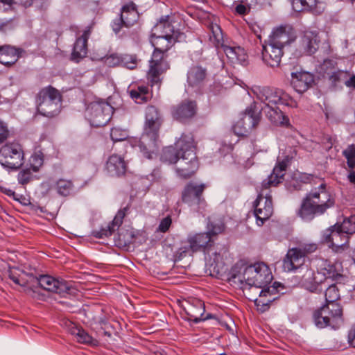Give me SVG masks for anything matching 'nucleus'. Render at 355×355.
I'll return each instance as SVG.
<instances>
[{
  "label": "nucleus",
  "mask_w": 355,
  "mask_h": 355,
  "mask_svg": "<svg viewBox=\"0 0 355 355\" xmlns=\"http://www.w3.org/2000/svg\"><path fill=\"white\" fill-rule=\"evenodd\" d=\"M127 137V134L124 130L118 128H113L110 131V137L113 141H119L124 140Z\"/></svg>",
  "instance_id": "603ef678"
},
{
  "label": "nucleus",
  "mask_w": 355,
  "mask_h": 355,
  "mask_svg": "<svg viewBox=\"0 0 355 355\" xmlns=\"http://www.w3.org/2000/svg\"><path fill=\"white\" fill-rule=\"evenodd\" d=\"M157 35H163L165 37H175V39L181 40L183 33L177 28V21L173 16L162 17L152 29Z\"/></svg>",
  "instance_id": "412c9836"
},
{
  "label": "nucleus",
  "mask_w": 355,
  "mask_h": 355,
  "mask_svg": "<svg viewBox=\"0 0 355 355\" xmlns=\"http://www.w3.org/2000/svg\"><path fill=\"white\" fill-rule=\"evenodd\" d=\"M162 123L158 110L153 105L148 106L146 110L145 123Z\"/></svg>",
  "instance_id": "a18cd8bd"
},
{
  "label": "nucleus",
  "mask_w": 355,
  "mask_h": 355,
  "mask_svg": "<svg viewBox=\"0 0 355 355\" xmlns=\"http://www.w3.org/2000/svg\"><path fill=\"white\" fill-rule=\"evenodd\" d=\"M261 120V112L256 105L251 104L248 106L242 117L236 121V128H239V125H246V128L244 132H252V131L257 128Z\"/></svg>",
  "instance_id": "a878e982"
},
{
  "label": "nucleus",
  "mask_w": 355,
  "mask_h": 355,
  "mask_svg": "<svg viewBox=\"0 0 355 355\" xmlns=\"http://www.w3.org/2000/svg\"><path fill=\"white\" fill-rule=\"evenodd\" d=\"M44 157L41 150L35 151L29 159V167H26L20 172L21 178H29L33 172H38L44 164Z\"/></svg>",
  "instance_id": "c9c22d12"
},
{
  "label": "nucleus",
  "mask_w": 355,
  "mask_h": 355,
  "mask_svg": "<svg viewBox=\"0 0 355 355\" xmlns=\"http://www.w3.org/2000/svg\"><path fill=\"white\" fill-rule=\"evenodd\" d=\"M293 40V28L280 26L275 28L267 42L262 45V60L271 67H279L284 55V49Z\"/></svg>",
  "instance_id": "20e7f679"
},
{
  "label": "nucleus",
  "mask_w": 355,
  "mask_h": 355,
  "mask_svg": "<svg viewBox=\"0 0 355 355\" xmlns=\"http://www.w3.org/2000/svg\"><path fill=\"white\" fill-rule=\"evenodd\" d=\"M92 31V26H87L80 35L77 36L73 45L71 53V60L75 62H79L85 58L88 53V39Z\"/></svg>",
  "instance_id": "b1692460"
},
{
  "label": "nucleus",
  "mask_w": 355,
  "mask_h": 355,
  "mask_svg": "<svg viewBox=\"0 0 355 355\" xmlns=\"http://www.w3.org/2000/svg\"><path fill=\"white\" fill-rule=\"evenodd\" d=\"M106 175L111 178L128 176L131 175L128 168V163L124 157L117 154L111 155L105 165Z\"/></svg>",
  "instance_id": "4be33fe9"
},
{
  "label": "nucleus",
  "mask_w": 355,
  "mask_h": 355,
  "mask_svg": "<svg viewBox=\"0 0 355 355\" xmlns=\"http://www.w3.org/2000/svg\"><path fill=\"white\" fill-rule=\"evenodd\" d=\"M207 75L205 67L198 64L193 65L187 72V83L192 87L200 88L205 83Z\"/></svg>",
  "instance_id": "2f4dec72"
},
{
  "label": "nucleus",
  "mask_w": 355,
  "mask_h": 355,
  "mask_svg": "<svg viewBox=\"0 0 355 355\" xmlns=\"http://www.w3.org/2000/svg\"><path fill=\"white\" fill-rule=\"evenodd\" d=\"M30 179H19L17 184H9V187L3 185L2 181H0V191L8 196L12 197L15 200L19 201L14 190L17 189L18 185H24L29 182Z\"/></svg>",
  "instance_id": "a19ab883"
},
{
  "label": "nucleus",
  "mask_w": 355,
  "mask_h": 355,
  "mask_svg": "<svg viewBox=\"0 0 355 355\" xmlns=\"http://www.w3.org/2000/svg\"><path fill=\"white\" fill-rule=\"evenodd\" d=\"M320 68L322 77L334 88L340 86L349 75V71L338 69L337 62L332 59L324 60Z\"/></svg>",
  "instance_id": "dca6fc26"
},
{
  "label": "nucleus",
  "mask_w": 355,
  "mask_h": 355,
  "mask_svg": "<svg viewBox=\"0 0 355 355\" xmlns=\"http://www.w3.org/2000/svg\"><path fill=\"white\" fill-rule=\"evenodd\" d=\"M211 31L209 40L216 48H221L229 61L232 64L245 65L248 63V55L243 48L239 46L229 45L223 42V34L220 27L216 24H211L209 26Z\"/></svg>",
  "instance_id": "6e6552de"
},
{
  "label": "nucleus",
  "mask_w": 355,
  "mask_h": 355,
  "mask_svg": "<svg viewBox=\"0 0 355 355\" xmlns=\"http://www.w3.org/2000/svg\"><path fill=\"white\" fill-rule=\"evenodd\" d=\"M9 135V130L6 123L0 121V144H2Z\"/></svg>",
  "instance_id": "6e6d98bb"
},
{
  "label": "nucleus",
  "mask_w": 355,
  "mask_h": 355,
  "mask_svg": "<svg viewBox=\"0 0 355 355\" xmlns=\"http://www.w3.org/2000/svg\"><path fill=\"white\" fill-rule=\"evenodd\" d=\"M324 277L311 268H307L302 276L300 284L302 287L311 293H318L322 291Z\"/></svg>",
  "instance_id": "393cba45"
},
{
  "label": "nucleus",
  "mask_w": 355,
  "mask_h": 355,
  "mask_svg": "<svg viewBox=\"0 0 355 355\" xmlns=\"http://www.w3.org/2000/svg\"><path fill=\"white\" fill-rule=\"evenodd\" d=\"M132 238L133 235L132 232L126 230L125 234L121 232L119 234V244L126 245L132 241Z\"/></svg>",
  "instance_id": "864d4df0"
},
{
  "label": "nucleus",
  "mask_w": 355,
  "mask_h": 355,
  "mask_svg": "<svg viewBox=\"0 0 355 355\" xmlns=\"http://www.w3.org/2000/svg\"><path fill=\"white\" fill-rule=\"evenodd\" d=\"M250 11V6H245L242 3L237 4L235 7V12L240 15H244Z\"/></svg>",
  "instance_id": "13d9d810"
},
{
  "label": "nucleus",
  "mask_w": 355,
  "mask_h": 355,
  "mask_svg": "<svg viewBox=\"0 0 355 355\" xmlns=\"http://www.w3.org/2000/svg\"><path fill=\"white\" fill-rule=\"evenodd\" d=\"M343 155L347 159V164L349 168H354L355 167V145H349L343 151Z\"/></svg>",
  "instance_id": "09e8293b"
},
{
  "label": "nucleus",
  "mask_w": 355,
  "mask_h": 355,
  "mask_svg": "<svg viewBox=\"0 0 355 355\" xmlns=\"http://www.w3.org/2000/svg\"><path fill=\"white\" fill-rule=\"evenodd\" d=\"M162 123H145L143 134L137 141L140 151L148 159L152 158V154L157 150V141Z\"/></svg>",
  "instance_id": "f8f14e48"
},
{
  "label": "nucleus",
  "mask_w": 355,
  "mask_h": 355,
  "mask_svg": "<svg viewBox=\"0 0 355 355\" xmlns=\"http://www.w3.org/2000/svg\"><path fill=\"white\" fill-rule=\"evenodd\" d=\"M318 245L315 243H303L297 247L288 249L283 259L282 267L284 271L295 272L302 267L306 257L315 252Z\"/></svg>",
  "instance_id": "9b49d317"
},
{
  "label": "nucleus",
  "mask_w": 355,
  "mask_h": 355,
  "mask_svg": "<svg viewBox=\"0 0 355 355\" xmlns=\"http://www.w3.org/2000/svg\"><path fill=\"white\" fill-rule=\"evenodd\" d=\"M183 243L186 245L181 246L176 252L175 256L178 259H182L189 253L193 254L198 252H203L210 255L214 240L207 232L191 233Z\"/></svg>",
  "instance_id": "9d476101"
},
{
  "label": "nucleus",
  "mask_w": 355,
  "mask_h": 355,
  "mask_svg": "<svg viewBox=\"0 0 355 355\" xmlns=\"http://www.w3.org/2000/svg\"><path fill=\"white\" fill-rule=\"evenodd\" d=\"M121 54H118V53L110 54L104 58V63L110 67H114L116 66H120V64L121 63Z\"/></svg>",
  "instance_id": "8fccbe9b"
},
{
  "label": "nucleus",
  "mask_w": 355,
  "mask_h": 355,
  "mask_svg": "<svg viewBox=\"0 0 355 355\" xmlns=\"http://www.w3.org/2000/svg\"><path fill=\"white\" fill-rule=\"evenodd\" d=\"M56 188L59 194L67 196L73 191V184L68 179H58L56 182Z\"/></svg>",
  "instance_id": "c03bdc74"
},
{
  "label": "nucleus",
  "mask_w": 355,
  "mask_h": 355,
  "mask_svg": "<svg viewBox=\"0 0 355 355\" xmlns=\"http://www.w3.org/2000/svg\"><path fill=\"white\" fill-rule=\"evenodd\" d=\"M205 189V184H194L189 183L184 187L182 193V200L189 206L197 205L198 206L205 207L206 202L202 197L203 191Z\"/></svg>",
  "instance_id": "5701e85b"
},
{
  "label": "nucleus",
  "mask_w": 355,
  "mask_h": 355,
  "mask_svg": "<svg viewBox=\"0 0 355 355\" xmlns=\"http://www.w3.org/2000/svg\"><path fill=\"white\" fill-rule=\"evenodd\" d=\"M180 40L175 39V37H165L151 32L150 42L155 49L149 61L147 78L152 87L157 85L158 88L160 87V76L169 69V64L166 60V53Z\"/></svg>",
  "instance_id": "f03ea898"
},
{
  "label": "nucleus",
  "mask_w": 355,
  "mask_h": 355,
  "mask_svg": "<svg viewBox=\"0 0 355 355\" xmlns=\"http://www.w3.org/2000/svg\"><path fill=\"white\" fill-rule=\"evenodd\" d=\"M225 227L223 216L212 215L208 218L206 232L214 239V236L224 232Z\"/></svg>",
  "instance_id": "e433bc0d"
},
{
  "label": "nucleus",
  "mask_w": 355,
  "mask_h": 355,
  "mask_svg": "<svg viewBox=\"0 0 355 355\" xmlns=\"http://www.w3.org/2000/svg\"><path fill=\"white\" fill-rule=\"evenodd\" d=\"M21 2L25 7H28L32 5L33 0H21Z\"/></svg>",
  "instance_id": "e2e57ef3"
},
{
  "label": "nucleus",
  "mask_w": 355,
  "mask_h": 355,
  "mask_svg": "<svg viewBox=\"0 0 355 355\" xmlns=\"http://www.w3.org/2000/svg\"><path fill=\"white\" fill-rule=\"evenodd\" d=\"M281 183L280 179L264 180L261 184V191L254 202V214L259 226L263 225L264 222L270 218L273 212L272 197L266 193L264 196V190L270 187H277Z\"/></svg>",
  "instance_id": "1a4fd4ad"
},
{
  "label": "nucleus",
  "mask_w": 355,
  "mask_h": 355,
  "mask_svg": "<svg viewBox=\"0 0 355 355\" xmlns=\"http://www.w3.org/2000/svg\"><path fill=\"white\" fill-rule=\"evenodd\" d=\"M349 184L353 186L354 187H355V179H349Z\"/></svg>",
  "instance_id": "774afa93"
},
{
  "label": "nucleus",
  "mask_w": 355,
  "mask_h": 355,
  "mask_svg": "<svg viewBox=\"0 0 355 355\" xmlns=\"http://www.w3.org/2000/svg\"><path fill=\"white\" fill-rule=\"evenodd\" d=\"M349 236H346L339 230L336 225L325 230L322 236V242L327 244L329 248L335 252L343 250L348 243Z\"/></svg>",
  "instance_id": "aec40b11"
},
{
  "label": "nucleus",
  "mask_w": 355,
  "mask_h": 355,
  "mask_svg": "<svg viewBox=\"0 0 355 355\" xmlns=\"http://www.w3.org/2000/svg\"><path fill=\"white\" fill-rule=\"evenodd\" d=\"M196 144L191 133H183L174 146L164 148L161 159L170 164L179 162L176 167L177 175L180 178H190L199 168L196 156Z\"/></svg>",
  "instance_id": "f257e3e1"
},
{
  "label": "nucleus",
  "mask_w": 355,
  "mask_h": 355,
  "mask_svg": "<svg viewBox=\"0 0 355 355\" xmlns=\"http://www.w3.org/2000/svg\"><path fill=\"white\" fill-rule=\"evenodd\" d=\"M348 342L352 347H355V327L349 332Z\"/></svg>",
  "instance_id": "052dcab7"
},
{
  "label": "nucleus",
  "mask_w": 355,
  "mask_h": 355,
  "mask_svg": "<svg viewBox=\"0 0 355 355\" xmlns=\"http://www.w3.org/2000/svg\"><path fill=\"white\" fill-rule=\"evenodd\" d=\"M172 220L170 216H168L164 218L161 221L158 226V231L165 233L168 230L170 226L171 225Z\"/></svg>",
  "instance_id": "5fc2aeb1"
},
{
  "label": "nucleus",
  "mask_w": 355,
  "mask_h": 355,
  "mask_svg": "<svg viewBox=\"0 0 355 355\" xmlns=\"http://www.w3.org/2000/svg\"><path fill=\"white\" fill-rule=\"evenodd\" d=\"M214 262H218V261L220 259H221V256L219 253H216V252H214Z\"/></svg>",
  "instance_id": "69168bd1"
},
{
  "label": "nucleus",
  "mask_w": 355,
  "mask_h": 355,
  "mask_svg": "<svg viewBox=\"0 0 355 355\" xmlns=\"http://www.w3.org/2000/svg\"><path fill=\"white\" fill-rule=\"evenodd\" d=\"M246 128H248V126L245 124H243V125H239V128H236V123L233 125L232 127V130L234 132L235 135H236L237 136L239 137H248L252 132H243L244 130H245Z\"/></svg>",
  "instance_id": "4d7b16f0"
},
{
  "label": "nucleus",
  "mask_w": 355,
  "mask_h": 355,
  "mask_svg": "<svg viewBox=\"0 0 355 355\" xmlns=\"http://www.w3.org/2000/svg\"><path fill=\"white\" fill-rule=\"evenodd\" d=\"M123 223V220L114 216L113 220L109 223L106 227L101 228V230H94L92 235L97 239H103L111 236L114 231L118 229Z\"/></svg>",
  "instance_id": "ea45409f"
},
{
  "label": "nucleus",
  "mask_w": 355,
  "mask_h": 355,
  "mask_svg": "<svg viewBox=\"0 0 355 355\" xmlns=\"http://www.w3.org/2000/svg\"><path fill=\"white\" fill-rule=\"evenodd\" d=\"M129 92L130 97L137 103H146L152 97V94L148 87L144 85H138L136 87L132 88Z\"/></svg>",
  "instance_id": "58836bf2"
},
{
  "label": "nucleus",
  "mask_w": 355,
  "mask_h": 355,
  "mask_svg": "<svg viewBox=\"0 0 355 355\" xmlns=\"http://www.w3.org/2000/svg\"><path fill=\"white\" fill-rule=\"evenodd\" d=\"M314 82L313 76L309 72H300L293 76L291 84L298 93L306 92Z\"/></svg>",
  "instance_id": "f704fd0d"
},
{
  "label": "nucleus",
  "mask_w": 355,
  "mask_h": 355,
  "mask_svg": "<svg viewBox=\"0 0 355 355\" xmlns=\"http://www.w3.org/2000/svg\"><path fill=\"white\" fill-rule=\"evenodd\" d=\"M37 112L48 118L58 116L61 111L62 95L60 92L49 85L40 90L36 97Z\"/></svg>",
  "instance_id": "0eeeda50"
},
{
  "label": "nucleus",
  "mask_w": 355,
  "mask_h": 355,
  "mask_svg": "<svg viewBox=\"0 0 355 355\" xmlns=\"http://www.w3.org/2000/svg\"><path fill=\"white\" fill-rule=\"evenodd\" d=\"M326 184L322 183L318 191H311L303 198L297 211L298 216L303 220L310 222L334 207V196L326 190Z\"/></svg>",
  "instance_id": "39448f33"
},
{
  "label": "nucleus",
  "mask_w": 355,
  "mask_h": 355,
  "mask_svg": "<svg viewBox=\"0 0 355 355\" xmlns=\"http://www.w3.org/2000/svg\"><path fill=\"white\" fill-rule=\"evenodd\" d=\"M69 331L76 338L77 342L80 343L96 345L98 343L82 327H78L72 322H70Z\"/></svg>",
  "instance_id": "4c0bfd02"
},
{
  "label": "nucleus",
  "mask_w": 355,
  "mask_h": 355,
  "mask_svg": "<svg viewBox=\"0 0 355 355\" xmlns=\"http://www.w3.org/2000/svg\"><path fill=\"white\" fill-rule=\"evenodd\" d=\"M257 98L265 104L264 107L285 105L297 107V103L289 94L279 89L263 87L259 89Z\"/></svg>",
  "instance_id": "ddd939ff"
},
{
  "label": "nucleus",
  "mask_w": 355,
  "mask_h": 355,
  "mask_svg": "<svg viewBox=\"0 0 355 355\" xmlns=\"http://www.w3.org/2000/svg\"><path fill=\"white\" fill-rule=\"evenodd\" d=\"M345 85L349 88L355 89V75L349 76V77L345 80Z\"/></svg>",
  "instance_id": "bf43d9fd"
},
{
  "label": "nucleus",
  "mask_w": 355,
  "mask_h": 355,
  "mask_svg": "<svg viewBox=\"0 0 355 355\" xmlns=\"http://www.w3.org/2000/svg\"><path fill=\"white\" fill-rule=\"evenodd\" d=\"M336 227L346 236L355 233V216L352 215L345 218L341 223H336Z\"/></svg>",
  "instance_id": "79ce46f5"
},
{
  "label": "nucleus",
  "mask_w": 355,
  "mask_h": 355,
  "mask_svg": "<svg viewBox=\"0 0 355 355\" xmlns=\"http://www.w3.org/2000/svg\"><path fill=\"white\" fill-rule=\"evenodd\" d=\"M237 278L233 275L232 279ZM273 277L268 266L263 262L256 263L245 268L241 278L238 276L241 282V288L243 291L249 292L254 287L255 289L262 288L270 284Z\"/></svg>",
  "instance_id": "423d86ee"
},
{
  "label": "nucleus",
  "mask_w": 355,
  "mask_h": 355,
  "mask_svg": "<svg viewBox=\"0 0 355 355\" xmlns=\"http://www.w3.org/2000/svg\"><path fill=\"white\" fill-rule=\"evenodd\" d=\"M26 275L17 268H11L8 270L9 278L16 284L21 286H26L27 284V280H26L22 275Z\"/></svg>",
  "instance_id": "de8ad7c7"
},
{
  "label": "nucleus",
  "mask_w": 355,
  "mask_h": 355,
  "mask_svg": "<svg viewBox=\"0 0 355 355\" xmlns=\"http://www.w3.org/2000/svg\"><path fill=\"white\" fill-rule=\"evenodd\" d=\"M296 155L297 150L295 148H291L288 154L278 157L272 172L268 178H284Z\"/></svg>",
  "instance_id": "c756f323"
},
{
  "label": "nucleus",
  "mask_w": 355,
  "mask_h": 355,
  "mask_svg": "<svg viewBox=\"0 0 355 355\" xmlns=\"http://www.w3.org/2000/svg\"><path fill=\"white\" fill-rule=\"evenodd\" d=\"M24 53L23 49L10 44L0 45V63L7 67L15 64Z\"/></svg>",
  "instance_id": "c85d7f7f"
},
{
  "label": "nucleus",
  "mask_w": 355,
  "mask_h": 355,
  "mask_svg": "<svg viewBox=\"0 0 355 355\" xmlns=\"http://www.w3.org/2000/svg\"><path fill=\"white\" fill-rule=\"evenodd\" d=\"M184 311L186 314L185 318L189 321L198 323L207 319V317L204 316L205 304L200 300H194L192 302H188L184 306Z\"/></svg>",
  "instance_id": "7c9ffc66"
},
{
  "label": "nucleus",
  "mask_w": 355,
  "mask_h": 355,
  "mask_svg": "<svg viewBox=\"0 0 355 355\" xmlns=\"http://www.w3.org/2000/svg\"><path fill=\"white\" fill-rule=\"evenodd\" d=\"M30 277L34 279L42 288L49 292L63 295L68 293L71 288V285L67 282L48 275H40L38 277L31 275Z\"/></svg>",
  "instance_id": "6ab92c4d"
},
{
  "label": "nucleus",
  "mask_w": 355,
  "mask_h": 355,
  "mask_svg": "<svg viewBox=\"0 0 355 355\" xmlns=\"http://www.w3.org/2000/svg\"><path fill=\"white\" fill-rule=\"evenodd\" d=\"M0 163L9 170L16 171L24 164V151L18 143H7L0 148Z\"/></svg>",
  "instance_id": "4468645a"
},
{
  "label": "nucleus",
  "mask_w": 355,
  "mask_h": 355,
  "mask_svg": "<svg viewBox=\"0 0 355 355\" xmlns=\"http://www.w3.org/2000/svg\"><path fill=\"white\" fill-rule=\"evenodd\" d=\"M139 18L137 6L132 1L123 6L120 17L113 21L112 28L115 33L120 32L123 27L130 28L134 26Z\"/></svg>",
  "instance_id": "a211bd4d"
},
{
  "label": "nucleus",
  "mask_w": 355,
  "mask_h": 355,
  "mask_svg": "<svg viewBox=\"0 0 355 355\" xmlns=\"http://www.w3.org/2000/svg\"><path fill=\"white\" fill-rule=\"evenodd\" d=\"M326 304L313 313V320L319 328L330 327L337 329L343 322L342 306L336 302L340 300V290L336 284H329L324 292Z\"/></svg>",
  "instance_id": "7ed1b4c3"
},
{
  "label": "nucleus",
  "mask_w": 355,
  "mask_h": 355,
  "mask_svg": "<svg viewBox=\"0 0 355 355\" xmlns=\"http://www.w3.org/2000/svg\"><path fill=\"white\" fill-rule=\"evenodd\" d=\"M304 183L305 182H302L301 179H288L285 182V186L288 191L292 192L302 189Z\"/></svg>",
  "instance_id": "3c124183"
},
{
  "label": "nucleus",
  "mask_w": 355,
  "mask_h": 355,
  "mask_svg": "<svg viewBox=\"0 0 355 355\" xmlns=\"http://www.w3.org/2000/svg\"><path fill=\"white\" fill-rule=\"evenodd\" d=\"M291 3L293 10L296 12H313L316 5V0H291Z\"/></svg>",
  "instance_id": "37998d69"
},
{
  "label": "nucleus",
  "mask_w": 355,
  "mask_h": 355,
  "mask_svg": "<svg viewBox=\"0 0 355 355\" xmlns=\"http://www.w3.org/2000/svg\"><path fill=\"white\" fill-rule=\"evenodd\" d=\"M120 66L133 70L137 68L139 60L136 55L121 54Z\"/></svg>",
  "instance_id": "49530a36"
},
{
  "label": "nucleus",
  "mask_w": 355,
  "mask_h": 355,
  "mask_svg": "<svg viewBox=\"0 0 355 355\" xmlns=\"http://www.w3.org/2000/svg\"><path fill=\"white\" fill-rule=\"evenodd\" d=\"M263 289L259 292V298L249 297L250 300L254 302L257 310L263 313L268 311L272 302L278 300L282 294H284L285 289L283 284L279 282H274L272 285L262 286Z\"/></svg>",
  "instance_id": "2eb2a0df"
},
{
  "label": "nucleus",
  "mask_w": 355,
  "mask_h": 355,
  "mask_svg": "<svg viewBox=\"0 0 355 355\" xmlns=\"http://www.w3.org/2000/svg\"><path fill=\"white\" fill-rule=\"evenodd\" d=\"M196 103L191 100H184L172 108L173 117L180 122H184L194 116L196 112Z\"/></svg>",
  "instance_id": "cd10ccee"
},
{
  "label": "nucleus",
  "mask_w": 355,
  "mask_h": 355,
  "mask_svg": "<svg viewBox=\"0 0 355 355\" xmlns=\"http://www.w3.org/2000/svg\"><path fill=\"white\" fill-rule=\"evenodd\" d=\"M320 42V40L318 32L306 31L300 37L299 49L304 55H313L318 51Z\"/></svg>",
  "instance_id": "bb28decb"
},
{
  "label": "nucleus",
  "mask_w": 355,
  "mask_h": 355,
  "mask_svg": "<svg viewBox=\"0 0 355 355\" xmlns=\"http://www.w3.org/2000/svg\"><path fill=\"white\" fill-rule=\"evenodd\" d=\"M1 1L5 2L8 4H12L16 3L15 0H1Z\"/></svg>",
  "instance_id": "338daca9"
},
{
  "label": "nucleus",
  "mask_w": 355,
  "mask_h": 355,
  "mask_svg": "<svg viewBox=\"0 0 355 355\" xmlns=\"http://www.w3.org/2000/svg\"><path fill=\"white\" fill-rule=\"evenodd\" d=\"M112 107L105 101L91 103L87 108V112L91 125L95 127L105 125L111 119Z\"/></svg>",
  "instance_id": "f3484780"
},
{
  "label": "nucleus",
  "mask_w": 355,
  "mask_h": 355,
  "mask_svg": "<svg viewBox=\"0 0 355 355\" xmlns=\"http://www.w3.org/2000/svg\"><path fill=\"white\" fill-rule=\"evenodd\" d=\"M264 112L268 120L275 125L288 128L290 119L278 106L264 107Z\"/></svg>",
  "instance_id": "72a5a7b5"
},
{
  "label": "nucleus",
  "mask_w": 355,
  "mask_h": 355,
  "mask_svg": "<svg viewBox=\"0 0 355 355\" xmlns=\"http://www.w3.org/2000/svg\"><path fill=\"white\" fill-rule=\"evenodd\" d=\"M128 209V207H126L123 209H119L118 212L116 214V216H117L119 219L123 220L124 217L125 216L126 211Z\"/></svg>",
  "instance_id": "680f3d73"
},
{
  "label": "nucleus",
  "mask_w": 355,
  "mask_h": 355,
  "mask_svg": "<svg viewBox=\"0 0 355 355\" xmlns=\"http://www.w3.org/2000/svg\"><path fill=\"white\" fill-rule=\"evenodd\" d=\"M159 175H160V173H159V168L154 169L153 171L151 173V175L153 178H157V176H159Z\"/></svg>",
  "instance_id": "0e129e2a"
},
{
  "label": "nucleus",
  "mask_w": 355,
  "mask_h": 355,
  "mask_svg": "<svg viewBox=\"0 0 355 355\" xmlns=\"http://www.w3.org/2000/svg\"><path fill=\"white\" fill-rule=\"evenodd\" d=\"M318 271L324 277V284L329 279L336 282H341L345 279V276L342 274V268L340 266L331 263L327 261L323 263L322 266L320 270H318Z\"/></svg>",
  "instance_id": "473e14b6"
}]
</instances>
